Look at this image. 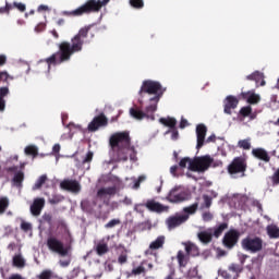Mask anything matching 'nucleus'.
<instances>
[{
	"label": "nucleus",
	"mask_w": 279,
	"mask_h": 279,
	"mask_svg": "<svg viewBox=\"0 0 279 279\" xmlns=\"http://www.w3.org/2000/svg\"><path fill=\"white\" fill-rule=\"evenodd\" d=\"M60 149H61L60 144H54L53 147H52V151H53L54 154H59V153H60Z\"/></svg>",
	"instance_id": "57"
},
{
	"label": "nucleus",
	"mask_w": 279,
	"mask_h": 279,
	"mask_svg": "<svg viewBox=\"0 0 279 279\" xmlns=\"http://www.w3.org/2000/svg\"><path fill=\"white\" fill-rule=\"evenodd\" d=\"M185 252L189 256H197L199 254V250L195 244H185Z\"/></svg>",
	"instance_id": "28"
},
{
	"label": "nucleus",
	"mask_w": 279,
	"mask_h": 279,
	"mask_svg": "<svg viewBox=\"0 0 279 279\" xmlns=\"http://www.w3.org/2000/svg\"><path fill=\"white\" fill-rule=\"evenodd\" d=\"M8 206H10V198L7 196L0 197V215H3L8 210Z\"/></svg>",
	"instance_id": "30"
},
{
	"label": "nucleus",
	"mask_w": 279,
	"mask_h": 279,
	"mask_svg": "<svg viewBox=\"0 0 279 279\" xmlns=\"http://www.w3.org/2000/svg\"><path fill=\"white\" fill-rule=\"evenodd\" d=\"M70 263H71L70 259H68V260H60L61 267H69Z\"/></svg>",
	"instance_id": "61"
},
{
	"label": "nucleus",
	"mask_w": 279,
	"mask_h": 279,
	"mask_svg": "<svg viewBox=\"0 0 279 279\" xmlns=\"http://www.w3.org/2000/svg\"><path fill=\"white\" fill-rule=\"evenodd\" d=\"M206 132H207L206 125L198 124L196 126V136H197L196 149H201V147H204Z\"/></svg>",
	"instance_id": "15"
},
{
	"label": "nucleus",
	"mask_w": 279,
	"mask_h": 279,
	"mask_svg": "<svg viewBox=\"0 0 279 279\" xmlns=\"http://www.w3.org/2000/svg\"><path fill=\"white\" fill-rule=\"evenodd\" d=\"M245 169H247V163L243 157H236L233 159L231 165L228 167V171L232 178H243L245 175Z\"/></svg>",
	"instance_id": "8"
},
{
	"label": "nucleus",
	"mask_w": 279,
	"mask_h": 279,
	"mask_svg": "<svg viewBox=\"0 0 279 279\" xmlns=\"http://www.w3.org/2000/svg\"><path fill=\"white\" fill-rule=\"evenodd\" d=\"M8 61V57L5 54H0V66H3L5 62Z\"/></svg>",
	"instance_id": "55"
},
{
	"label": "nucleus",
	"mask_w": 279,
	"mask_h": 279,
	"mask_svg": "<svg viewBox=\"0 0 279 279\" xmlns=\"http://www.w3.org/2000/svg\"><path fill=\"white\" fill-rule=\"evenodd\" d=\"M201 243H210L213 240V229H208L207 231H202L197 234Z\"/></svg>",
	"instance_id": "22"
},
{
	"label": "nucleus",
	"mask_w": 279,
	"mask_h": 279,
	"mask_svg": "<svg viewBox=\"0 0 279 279\" xmlns=\"http://www.w3.org/2000/svg\"><path fill=\"white\" fill-rule=\"evenodd\" d=\"M183 210L185 215L175 216L167 219L166 223L169 230H173L174 228H178V226H182L184 221H187L189 215H195L197 210V204H193L189 207H185Z\"/></svg>",
	"instance_id": "6"
},
{
	"label": "nucleus",
	"mask_w": 279,
	"mask_h": 279,
	"mask_svg": "<svg viewBox=\"0 0 279 279\" xmlns=\"http://www.w3.org/2000/svg\"><path fill=\"white\" fill-rule=\"evenodd\" d=\"M143 208H145V205L143 204H137L134 206V210H136V213H143Z\"/></svg>",
	"instance_id": "54"
},
{
	"label": "nucleus",
	"mask_w": 279,
	"mask_h": 279,
	"mask_svg": "<svg viewBox=\"0 0 279 279\" xmlns=\"http://www.w3.org/2000/svg\"><path fill=\"white\" fill-rule=\"evenodd\" d=\"M13 5H14V8L19 9L20 12H25V10H26L25 4H23L21 2H14Z\"/></svg>",
	"instance_id": "48"
},
{
	"label": "nucleus",
	"mask_w": 279,
	"mask_h": 279,
	"mask_svg": "<svg viewBox=\"0 0 279 279\" xmlns=\"http://www.w3.org/2000/svg\"><path fill=\"white\" fill-rule=\"evenodd\" d=\"M177 258H178L180 267H186V264L189 263V254L187 253L179 251Z\"/></svg>",
	"instance_id": "26"
},
{
	"label": "nucleus",
	"mask_w": 279,
	"mask_h": 279,
	"mask_svg": "<svg viewBox=\"0 0 279 279\" xmlns=\"http://www.w3.org/2000/svg\"><path fill=\"white\" fill-rule=\"evenodd\" d=\"M61 189H64L65 191H71L72 193H80L82 186H80V183L77 181L65 180L61 182Z\"/></svg>",
	"instance_id": "16"
},
{
	"label": "nucleus",
	"mask_w": 279,
	"mask_h": 279,
	"mask_svg": "<svg viewBox=\"0 0 279 279\" xmlns=\"http://www.w3.org/2000/svg\"><path fill=\"white\" fill-rule=\"evenodd\" d=\"M165 89L156 81H144L138 92V102L141 106L145 104V112L138 109L131 108L130 116L136 121H143V119H150L154 121V112L158 110V101L162 97Z\"/></svg>",
	"instance_id": "1"
},
{
	"label": "nucleus",
	"mask_w": 279,
	"mask_h": 279,
	"mask_svg": "<svg viewBox=\"0 0 279 279\" xmlns=\"http://www.w3.org/2000/svg\"><path fill=\"white\" fill-rule=\"evenodd\" d=\"M90 160H93V153L88 151L86 157L83 159V162H90Z\"/></svg>",
	"instance_id": "51"
},
{
	"label": "nucleus",
	"mask_w": 279,
	"mask_h": 279,
	"mask_svg": "<svg viewBox=\"0 0 279 279\" xmlns=\"http://www.w3.org/2000/svg\"><path fill=\"white\" fill-rule=\"evenodd\" d=\"M165 245V236L159 235L155 241L149 244V250H160Z\"/></svg>",
	"instance_id": "24"
},
{
	"label": "nucleus",
	"mask_w": 279,
	"mask_h": 279,
	"mask_svg": "<svg viewBox=\"0 0 279 279\" xmlns=\"http://www.w3.org/2000/svg\"><path fill=\"white\" fill-rule=\"evenodd\" d=\"M131 183H122L121 180H118L117 186L118 189H125V186H129L130 189H141V182H145L147 180V175L142 174L138 177V179L131 178Z\"/></svg>",
	"instance_id": "12"
},
{
	"label": "nucleus",
	"mask_w": 279,
	"mask_h": 279,
	"mask_svg": "<svg viewBox=\"0 0 279 279\" xmlns=\"http://www.w3.org/2000/svg\"><path fill=\"white\" fill-rule=\"evenodd\" d=\"M118 180L119 179L116 178L114 187H102L98 190L97 192L98 199H101L102 202H108V199H110V197H112V195L117 193V189H119V186H117Z\"/></svg>",
	"instance_id": "10"
},
{
	"label": "nucleus",
	"mask_w": 279,
	"mask_h": 279,
	"mask_svg": "<svg viewBox=\"0 0 279 279\" xmlns=\"http://www.w3.org/2000/svg\"><path fill=\"white\" fill-rule=\"evenodd\" d=\"M238 147H241V149H251L252 144L250 143V138L239 141Z\"/></svg>",
	"instance_id": "34"
},
{
	"label": "nucleus",
	"mask_w": 279,
	"mask_h": 279,
	"mask_svg": "<svg viewBox=\"0 0 279 279\" xmlns=\"http://www.w3.org/2000/svg\"><path fill=\"white\" fill-rule=\"evenodd\" d=\"M128 206H130V204H132V199L129 197H125L123 201Z\"/></svg>",
	"instance_id": "64"
},
{
	"label": "nucleus",
	"mask_w": 279,
	"mask_h": 279,
	"mask_svg": "<svg viewBox=\"0 0 279 279\" xmlns=\"http://www.w3.org/2000/svg\"><path fill=\"white\" fill-rule=\"evenodd\" d=\"M266 232L270 239H279V228L276 225H269L266 228Z\"/></svg>",
	"instance_id": "23"
},
{
	"label": "nucleus",
	"mask_w": 279,
	"mask_h": 279,
	"mask_svg": "<svg viewBox=\"0 0 279 279\" xmlns=\"http://www.w3.org/2000/svg\"><path fill=\"white\" fill-rule=\"evenodd\" d=\"M186 125H189V121H186L185 119H182L180 122L181 130H184V128H186Z\"/></svg>",
	"instance_id": "58"
},
{
	"label": "nucleus",
	"mask_w": 279,
	"mask_h": 279,
	"mask_svg": "<svg viewBox=\"0 0 279 279\" xmlns=\"http://www.w3.org/2000/svg\"><path fill=\"white\" fill-rule=\"evenodd\" d=\"M178 171V166H172L171 168H170V173L172 174V175H175V172Z\"/></svg>",
	"instance_id": "62"
},
{
	"label": "nucleus",
	"mask_w": 279,
	"mask_h": 279,
	"mask_svg": "<svg viewBox=\"0 0 279 279\" xmlns=\"http://www.w3.org/2000/svg\"><path fill=\"white\" fill-rule=\"evenodd\" d=\"M189 276L191 279H202V275H199V271L197 270V267H194L190 269Z\"/></svg>",
	"instance_id": "37"
},
{
	"label": "nucleus",
	"mask_w": 279,
	"mask_h": 279,
	"mask_svg": "<svg viewBox=\"0 0 279 279\" xmlns=\"http://www.w3.org/2000/svg\"><path fill=\"white\" fill-rule=\"evenodd\" d=\"M118 262L120 263V265H123V263H128V255H120Z\"/></svg>",
	"instance_id": "52"
},
{
	"label": "nucleus",
	"mask_w": 279,
	"mask_h": 279,
	"mask_svg": "<svg viewBox=\"0 0 279 279\" xmlns=\"http://www.w3.org/2000/svg\"><path fill=\"white\" fill-rule=\"evenodd\" d=\"M229 271H232V274H235V276H239V274H241V271H243V267L236 264H232L229 267Z\"/></svg>",
	"instance_id": "38"
},
{
	"label": "nucleus",
	"mask_w": 279,
	"mask_h": 279,
	"mask_svg": "<svg viewBox=\"0 0 279 279\" xmlns=\"http://www.w3.org/2000/svg\"><path fill=\"white\" fill-rule=\"evenodd\" d=\"M240 114H242V117H250V114H252V107H250V106L243 107L240 110Z\"/></svg>",
	"instance_id": "40"
},
{
	"label": "nucleus",
	"mask_w": 279,
	"mask_h": 279,
	"mask_svg": "<svg viewBox=\"0 0 279 279\" xmlns=\"http://www.w3.org/2000/svg\"><path fill=\"white\" fill-rule=\"evenodd\" d=\"M86 36H88V28H81L78 34L72 38V46L69 41L59 44V51L46 60L48 69H51V64H62V62L71 60L72 53L82 51L84 38H86Z\"/></svg>",
	"instance_id": "2"
},
{
	"label": "nucleus",
	"mask_w": 279,
	"mask_h": 279,
	"mask_svg": "<svg viewBox=\"0 0 279 279\" xmlns=\"http://www.w3.org/2000/svg\"><path fill=\"white\" fill-rule=\"evenodd\" d=\"M221 276L223 279H230V275H228V271H222Z\"/></svg>",
	"instance_id": "63"
},
{
	"label": "nucleus",
	"mask_w": 279,
	"mask_h": 279,
	"mask_svg": "<svg viewBox=\"0 0 279 279\" xmlns=\"http://www.w3.org/2000/svg\"><path fill=\"white\" fill-rule=\"evenodd\" d=\"M226 228H228V225L222 223L219 227H217L214 231V236H216V239H218V236H221V234L223 233V230H226Z\"/></svg>",
	"instance_id": "36"
},
{
	"label": "nucleus",
	"mask_w": 279,
	"mask_h": 279,
	"mask_svg": "<svg viewBox=\"0 0 279 279\" xmlns=\"http://www.w3.org/2000/svg\"><path fill=\"white\" fill-rule=\"evenodd\" d=\"M49 10L48 5L41 4L38 7V12H47Z\"/></svg>",
	"instance_id": "56"
},
{
	"label": "nucleus",
	"mask_w": 279,
	"mask_h": 279,
	"mask_svg": "<svg viewBox=\"0 0 279 279\" xmlns=\"http://www.w3.org/2000/svg\"><path fill=\"white\" fill-rule=\"evenodd\" d=\"M239 106V99L234 96H228L225 100V112L226 114H232V110Z\"/></svg>",
	"instance_id": "17"
},
{
	"label": "nucleus",
	"mask_w": 279,
	"mask_h": 279,
	"mask_svg": "<svg viewBox=\"0 0 279 279\" xmlns=\"http://www.w3.org/2000/svg\"><path fill=\"white\" fill-rule=\"evenodd\" d=\"M219 165H221V161L215 162V159L208 155L194 159L184 157L179 162L180 169H189V171H196L197 173H204V171H208L209 167H219Z\"/></svg>",
	"instance_id": "3"
},
{
	"label": "nucleus",
	"mask_w": 279,
	"mask_h": 279,
	"mask_svg": "<svg viewBox=\"0 0 279 279\" xmlns=\"http://www.w3.org/2000/svg\"><path fill=\"white\" fill-rule=\"evenodd\" d=\"M190 198L191 194L189 193V191H184L180 186L173 187L167 196L168 202H170L171 204L186 202V199Z\"/></svg>",
	"instance_id": "9"
},
{
	"label": "nucleus",
	"mask_w": 279,
	"mask_h": 279,
	"mask_svg": "<svg viewBox=\"0 0 279 279\" xmlns=\"http://www.w3.org/2000/svg\"><path fill=\"white\" fill-rule=\"evenodd\" d=\"M10 80V74L7 71L0 72V81L8 82Z\"/></svg>",
	"instance_id": "47"
},
{
	"label": "nucleus",
	"mask_w": 279,
	"mask_h": 279,
	"mask_svg": "<svg viewBox=\"0 0 279 279\" xmlns=\"http://www.w3.org/2000/svg\"><path fill=\"white\" fill-rule=\"evenodd\" d=\"M159 122L161 125H166V128H175V118H160Z\"/></svg>",
	"instance_id": "29"
},
{
	"label": "nucleus",
	"mask_w": 279,
	"mask_h": 279,
	"mask_svg": "<svg viewBox=\"0 0 279 279\" xmlns=\"http://www.w3.org/2000/svg\"><path fill=\"white\" fill-rule=\"evenodd\" d=\"M242 97L246 99L247 104H258L260 101V95L254 92L242 93Z\"/></svg>",
	"instance_id": "21"
},
{
	"label": "nucleus",
	"mask_w": 279,
	"mask_h": 279,
	"mask_svg": "<svg viewBox=\"0 0 279 279\" xmlns=\"http://www.w3.org/2000/svg\"><path fill=\"white\" fill-rule=\"evenodd\" d=\"M21 228L24 232H29V230H32V223L24 221L21 223Z\"/></svg>",
	"instance_id": "45"
},
{
	"label": "nucleus",
	"mask_w": 279,
	"mask_h": 279,
	"mask_svg": "<svg viewBox=\"0 0 279 279\" xmlns=\"http://www.w3.org/2000/svg\"><path fill=\"white\" fill-rule=\"evenodd\" d=\"M145 271V268L143 266H138L137 268L133 269V274L135 276H138V274H143Z\"/></svg>",
	"instance_id": "49"
},
{
	"label": "nucleus",
	"mask_w": 279,
	"mask_h": 279,
	"mask_svg": "<svg viewBox=\"0 0 279 279\" xmlns=\"http://www.w3.org/2000/svg\"><path fill=\"white\" fill-rule=\"evenodd\" d=\"M239 236H240L239 231L230 230L225 234L223 245L226 247H229V250H232V246L236 245V243L239 242Z\"/></svg>",
	"instance_id": "13"
},
{
	"label": "nucleus",
	"mask_w": 279,
	"mask_h": 279,
	"mask_svg": "<svg viewBox=\"0 0 279 279\" xmlns=\"http://www.w3.org/2000/svg\"><path fill=\"white\" fill-rule=\"evenodd\" d=\"M58 202H62V196H58L57 198H50V204H58Z\"/></svg>",
	"instance_id": "59"
},
{
	"label": "nucleus",
	"mask_w": 279,
	"mask_h": 279,
	"mask_svg": "<svg viewBox=\"0 0 279 279\" xmlns=\"http://www.w3.org/2000/svg\"><path fill=\"white\" fill-rule=\"evenodd\" d=\"M23 180H24L23 172H17L13 178V183L15 184V186H21V182H23Z\"/></svg>",
	"instance_id": "35"
},
{
	"label": "nucleus",
	"mask_w": 279,
	"mask_h": 279,
	"mask_svg": "<svg viewBox=\"0 0 279 279\" xmlns=\"http://www.w3.org/2000/svg\"><path fill=\"white\" fill-rule=\"evenodd\" d=\"M8 93H10V89H8V87L0 88V111L4 110V108H5V100H3V98H1V97H5V95H8Z\"/></svg>",
	"instance_id": "31"
},
{
	"label": "nucleus",
	"mask_w": 279,
	"mask_h": 279,
	"mask_svg": "<svg viewBox=\"0 0 279 279\" xmlns=\"http://www.w3.org/2000/svg\"><path fill=\"white\" fill-rule=\"evenodd\" d=\"M43 208H45V198H36L33 206H31V213L34 215V217H38Z\"/></svg>",
	"instance_id": "19"
},
{
	"label": "nucleus",
	"mask_w": 279,
	"mask_h": 279,
	"mask_svg": "<svg viewBox=\"0 0 279 279\" xmlns=\"http://www.w3.org/2000/svg\"><path fill=\"white\" fill-rule=\"evenodd\" d=\"M169 133H171L172 141H178V137L180 136V134L178 133L177 130H169L166 132V134H169Z\"/></svg>",
	"instance_id": "44"
},
{
	"label": "nucleus",
	"mask_w": 279,
	"mask_h": 279,
	"mask_svg": "<svg viewBox=\"0 0 279 279\" xmlns=\"http://www.w3.org/2000/svg\"><path fill=\"white\" fill-rule=\"evenodd\" d=\"M10 10H12V4L7 3L5 8L0 9V12H5V11H10Z\"/></svg>",
	"instance_id": "60"
},
{
	"label": "nucleus",
	"mask_w": 279,
	"mask_h": 279,
	"mask_svg": "<svg viewBox=\"0 0 279 279\" xmlns=\"http://www.w3.org/2000/svg\"><path fill=\"white\" fill-rule=\"evenodd\" d=\"M203 219L204 221H210V219H213V214L210 213L203 214Z\"/></svg>",
	"instance_id": "53"
},
{
	"label": "nucleus",
	"mask_w": 279,
	"mask_h": 279,
	"mask_svg": "<svg viewBox=\"0 0 279 279\" xmlns=\"http://www.w3.org/2000/svg\"><path fill=\"white\" fill-rule=\"evenodd\" d=\"M121 221L119 219H112L110 220L105 228H114V226H119Z\"/></svg>",
	"instance_id": "42"
},
{
	"label": "nucleus",
	"mask_w": 279,
	"mask_h": 279,
	"mask_svg": "<svg viewBox=\"0 0 279 279\" xmlns=\"http://www.w3.org/2000/svg\"><path fill=\"white\" fill-rule=\"evenodd\" d=\"M45 182H47V175H41L35 183V185L33 186L34 191L40 189V186H43V184H45Z\"/></svg>",
	"instance_id": "39"
},
{
	"label": "nucleus",
	"mask_w": 279,
	"mask_h": 279,
	"mask_svg": "<svg viewBox=\"0 0 279 279\" xmlns=\"http://www.w3.org/2000/svg\"><path fill=\"white\" fill-rule=\"evenodd\" d=\"M272 182L279 184V169L272 175Z\"/></svg>",
	"instance_id": "50"
},
{
	"label": "nucleus",
	"mask_w": 279,
	"mask_h": 279,
	"mask_svg": "<svg viewBox=\"0 0 279 279\" xmlns=\"http://www.w3.org/2000/svg\"><path fill=\"white\" fill-rule=\"evenodd\" d=\"M253 156L255 158H258L259 160H264L265 162H269V155L267 154V150L264 148H255L252 150Z\"/></svg>",
	"instance_id": "20"
},
{
	"label": "nucleus",
	"mask_w": 279,
	"mask_h": 279,
	"mask_svg": "<svg viewBox=\"0 0 279 279\" xmlns=\"http://www.w3.org/2000/svg\"><path fill=\"white\" fill-rule=\"evenodd\" d=\"M39 279H49L51 278V270H44L39 276Z\"/></svg>",
	"instance_id": "43"
},
{
	"label": "nucleus",
	"mask_w": 279,
	"mask_h": 279,
	"mask_svg": "<svg viewBox=\"0 0 279 279\" xmlns=\"http://www.w3.org/2000/svg\"><path fill=\"white\" fill-rule=\"evenodd\" d=\"M13 265L19 269H23V267H25V258H23V255L21 254L15 255L13 257Z\"/></svg>",
	"instance_id": "27"
},
{
	"label": "nucleus",
	"mask_w": 279,
	"mask_h": 279,
	"mask_svg": "<svg viewBox=\"0 0 279 279\" xmlns=\"http://www.w3.org/2000/svg\"><path fill=\"white\" fill-rule=\"evenodd\" d=\"M24 151L27 156H36L38 154V147L35 145L26 146Z\"/></svg>",
	"instance_id": "33"
},
{
	"label": "nucleus",
	"mask_w": 279,
	"mask_h": 279,
	"mask_svg": "<svg viewBox=\"0 0 279 279\" xmlns=\"http://www.w3.org/2000/svg\"><path fill=\"white\" fill-rule=\"evenodd\" d=\"M242 247L245 252H251V254H256L263 250V240L258 236H246L241 242Z\"/></svg>",
	"instance_id": "7"
},
{
	"label": "nucleus",
	"mask_w": 279,
	"mask_h": 279,
	"mask_svg": "<svg viewBox=\"0 0 279 279\" xmlns=\"http://www.w3.org/2000/svg\"><path fill=\"white\" fill-rule=\"evenodd\" d=\"M110 0H88L76 10L70 12L72 16H82V14H90V12H99L104 5H108Z\"/></svg>",
	"instance_id": "5"
},
{
	"label": "nucleus",
	"mask_w": 279,
	"mask_h": 279,
	"mask_svg": "<svg viewBox=\"0 0 279 279\" xmlns=\"http://www.w3.org/2000/svg\"><path fill=\"white\" fill-rule=\"evenodd\" d=\"M108 125V119L104 114L94 118V120L88 124L89 132H97L99 128H106Z\"/></svg>",
	"instance_id": "14"
},
{
	"label": "nucleus",
	"mask_w": 279,
	"mask_h": 279,
	"mask_svg": "<svg viewBox=\"0 0 279 279\" xmlns=\"http://www.w3.org/2000/svg\"><path fill=\"white\" fill-rule=\"evenodd\" d=\"M48 247L49 250H52V252H57V254H60V256H66V254H69V248L64 247V245L61 244L60 241L53 238L48 240Z\"/></svg>",
	"instance_id": "11"
},
{
	"label": "nucleus",
	"mask_w": 279,
	"mask_h": 279,
	"mask_svg": "<svg viewBox=\"0 0 279 279\" xmlns=\"http://www.w3.org/2000/svg\"><path fill=\"white\" fill-rule=\"evenodd\" d=\"M146 208H148V210H151L153 213H167V210H169V207L163 206L156 201L146 202Z\"/></svg>",
	"instance_id": "18"
},
{
	"label": "nucleus",
	"mask_w": 279,
	"mask_h": 279,
	"mask_svg": "<svg viewBox=\"0 0 279 279\" xmlns=\"http://www.w3.org/2000/svg\"><path fill=\"white\" fill-rule=\"evenodd\" d=\"M203 199H204V208H210V205L213 204V201L210 199V197L204 195L203 196Z\"/></svg>",
	"instance_id": "46"
},
{
	"label": "nucleus",
	"mask_w": 279,
	"mask_h": 279,
	"mask_svg": "<svg viewBox=\"0 0 279 279\" xmlns=\"http://www.w3.org/2000/svg\"><path fill=\"white\" fill-rule=\"evenodd\" d=\"M96 252L99 256H104V254H106L108 252V244L106 243H98L97 247H96Z\"/></svg>",
	"instance_id": "32"
},
{
	"label": "nucleus",
	"mask_w": 279,
	"mask_h": 279,
	"mask_svg": "<svg viewBox=\"0 0 279 279\" xmlns=\"http://www.w3.org/2000/svg\"><path fill=\"white\" fill-rule=\"evenodd\" d=\"M110 145L112 148L125 147L124 149L119 150V156H121V154H128L131 156V160H136L134 148L128 147V145H130V134L128 132H118L111 135Z\"/></svg>",
	"instance_id": "4"
},
{
	"label": "nucleus",
	"mask_w": 279,
	"mask_h": 279,
	"mask_svg": "<svg viewBox=\"0 0 279 279\" xmlns=\"http://www.w3.org/2000/svg\"><path fill=\"white\" fill-rule=\"evenodd\" d=\"M247 80H254L256 84L260 82V86H265V75L260 72H254L253 74L247 76Z\"/></svg>",
	"instance_id": "25"
},
{
	"label": "nucleus",
	"mask_w": 279,
	"mask_h": 279,
	"mask_svg": "<svg viewBox=\"0 0 279 279\" xmlns=\"http://www.w3.org/2000/svg\"><path fill=\"white\" fill-rule=\"evenodd\" d=\"M132 8H143V0H130Z\"/></svg>",
	"instance_id": "41"
}]
</instances>
